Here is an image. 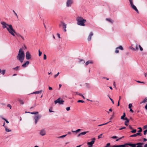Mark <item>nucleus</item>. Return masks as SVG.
Returning a JSON list of instances; mask_svg holds the SVG:
<instances>
[{"label":"nucleus","instance_id":"obj_1","mask_svg":"<svg viewBox=\"0 0 147 147\" xmlns=\"http://www.w3.org/2000/svg\"><path fill=\"white\" fill-rule=\"evenodd\" d=\"M1 24L2 25V27L3 28H6L7 29L10 34L13 36H15V34H16V32L13 29L11 25H9L5 22L3 21L1 22Z\"/></svg>","mask_w":147,"mask_h":147},{"label":"nucleus","instance_id":"obj_2","mask_svg":"<svg viewBox=\"0 0 147 147\" xmlns=\"http://www.w3.org/2000/svg\"><path fill=\"white\" fill-rule=\"evenodd\" d=\"M25 56V54L23 49L22 48L20 49L16 57L17 59L19 60L21 63H22L24 62Z\"/></svg>","mask_w":147,"mask_h":147},{"label":"nucleus","instance_id":"obj_3","mask_svg":"<svg viewBox=\"0 0 147 147\" xmlns=\"http://www.w3.org/2000/svg\"><path fill=\"white\" fill-rule=\"evenodd\" d=\"M76 20L78 25L82 26H84L85 25V23L86 22V20L84 19L82 17H77L76 18Z\"/></svg>","mask_w":147,"mask_h":147},{"label":"nucleus","instance_id":"obj_4","mask_svg":"<svg viewBox=\"0 0 147 147\" xmlns=\"http://www.w3.org/2000/svg\"><path fill=\"white\" fill-rule=\"evenodd\" d=\"M144 144L142 143H138L136 144L125 143L124 144L126 147H128L127 145H129L131 147H142Z\"/></svg>","mask_w":147,"mask_h":147},{"label":"nucleus","instance_id":"obj_5","mask_svg":"<svg viewBox=\"0 0 147 147\" xmlns=\"http://www.w3.org/2000/svg\"><path fill=\"white\" fill-rule=\"evenodd\" d=\"M130 5L131 8L135 10L138 13H139V11L136 7L134 4L133 0H129Z\"/></svg>","mask_w":147,"mask_h":147},{"label":"nucleus","instance_id":"obj_6","mask_svg":"<svg viewBox=\"0 0 147 147\" xmlns=\"http://www.w3.org/2000/svg\"><path fill=\"white\" fill-rule=\"evenodd\" d=\"M41 117V116L39 115H35L34 117V120L35 124H36L37 123L38 120Z\"/></svg>","mask_w":147,"mask_h":147},{"label":"nucleus","instance_id":"obj_7","mask_svg":"<svg viewBox=\"0 0 147 147\" xmlns=\"http://www.w3.org/2000/svg\"><path fill=\"white\" fill-rule=\"evenodd\" d=\"M39 134L42 136H45L46 134V131L45 129H42L39 131Z\"/></svg>","mask_w":147,"mask_h":147},{"label":"nucleus","instance_id":"obj_8","mask_svg":"<svg viewBox=\"0 0 147 147\" xmlns=\"http://www.w3.org/2000/svg\"><path fill=\"white\" fill-rule=\"evenodd\" d=\"M64 102V101L63 100H61V99L60 98H59L57 100L54 101L55 103V104H57V103H59V104H63V103Z\"/></svg>","mask_w":147,"mask_h":147},{"label":"nucleus","instance_id":"obj_9","mask_svg":"<svg viewBox=\"0 0 147 147\" xmlns=\"http://www.w3.org/2000/svg\"><path fill=\"white\" fill-rule=\"evenodd\" d=\"M73 0H67L66 1V7H70L73 3Z\"/></svg>","mask_w":147,"mask_h":147},{"label":"nucleus","instance_id":"obj_10","mask_svg":"<svg viewBox=\"0 0 147 147\" xmlns=\"http://www.w3.org/2000/svg\"><path fill=\"white\" fill-rule=\"evenodd\" d=\"M120 49L121 50H123V48L121 46H120L119 47H117L115 49V53H119V50Z\"/></svg>","mask_w":147,"mask_h":147},{"label":"nucleus","instance_id":"obj_11","mask_svg":"<svg viewBox=\"0 0 147 147\" xmlns=\"http://www.w3.org/2000/svg\"><path fill=\"white\" fill-rule=\"evenodd\" d=\"M26 57L27 59L29 60L31 58V55L28 52H27L26 53Z\"/></svg>","mask_w":147,"mask_h":147},{"label":"nucleus","instance_id":"obj_12","mask_svg":"<svg viewBox=\"0 0 147 147\" xmlns=\"http://www.w3.org/2000/svg\"><path fill=\"white\" fill-rule=\"evenodd\" d=\"M95 139L94 138L92 139V141L89 142H88L87 143V144L88 145L89 147H91L92 145L94 144V141H95Z\"/></svg>","mask_w":147,"mask_h":147},{"label":"nucleus","instance_id":"obj_13","mask_svg":"<svg viewBox=\"0 0 147 147\" xmlns=\"http://www.w3.org/2000/svg\"><path fill=\"white\" fill-rule=\"evenodd\" d=\"M29 62L27 61L24 64L22 65V66L23 68L26 67L29 64Z\"/></svg>","mask_w":147,"mask_h":147},{"label":"nucleus","instance_id":"obj_14","mask_svg":"<svg viewBox=\"0 0 147 147\" xmlns=\"http://www.w3.org/2000/svg\"><path fill=\"white\" fill-rule=\"evenodd\" d=\"M138 136H142L141 134L140 133H137L136 134H134L133 135L130 136V137H136Z\"/></svg>","mask_w":147,"mask_h":147},{"label":"nucleus","instance_id":"obj_15","mask_svg":"<svg viewBox=\"0 0 147 147\" xmlns=\"http://www.w3.org/2000/svg\"><path fill=\"white\" fill-rule=\"evenodd\" d=\"M124 120H126V121L125 122V125L127 126L128 125V124L127 123L129 122V120L128 119L127 117L125 118Z\"/></svg>","mask_w":147,"mask_h":147},{"label":"nucleus","instance_id":"obj_16","mask_svg":"<svg viewBox=\"0 0 147 147\" xmlns=\"http://www.w3.org/2000/svg\"><path fill=\"white\" fill-rule=\"evenodd\" d=\"M146 102H147V97H145L144 99L140 102V104L144 103Z\"/></svg>","mask_w":147,"mask_h":147},{"label":"nucleus","instance_id":"obj_17","mask_svg":"<svg viewBox=\"0 0 147 147\" xmlns=\"http://www.w3.org/2000/svg\"><path fill=\"white\" fill-rule=\"evenodd\" d=\"M93 62L92 61H87L85 63V65L86 66H87L89 64H93Z\"/></svg>","mask_w":147,"mask_h":147},{"label":"nucleus","instance_id":"obj_18","mask_svg":"<svg viewBox=\"0 0 147 147\" xmlns=\"http://www.w3.org/2000/svg\"><path fill=\"white\" fill-rule=\"evenodd\" d=\"M42 92V90H39V91H36L34 92H32V93H31V94H38L41 93Z\"/></svg>","mask_w":147,"mask_h":147},{"label":"nucleus","instance_id":"obj_19","mask_svg":"<svg viewBox=\"0 0 147 147\" xmlns=\"http://www.w3.org/2000/svg\"><path fill=\"white\" fill-rule=\"evenodd\" d=\"M112 147H126L124 144L119 145H113Z\"/></svg>","mask_w":147,"mask_h":147},{"label":"nucleus","instance_id":"obj_20","mask_svg":"<svg viewBox=\"0 0 147 147\" xmlns=\"http://www.w3.org/2000/svg\"><path fill=\"white\" fill-rule=\"evenodd\" d=\"M106 20L108 21L111 23H113V21L110 18H106Z\"/></svg>","mask_w":147,"mask_h":147},{"label":"nucleus","instance_id":"obj_21","mask_svg":"<svg viewBox=\"0 0 147 147\" xmlns=\"http://www.w3.org/2000/svg\"><path fill=\"white\" fill-rule=\"evenodd\" d=\"M66 24L64 23H62V26L63 28V29L66 28Z\"/></svg>","mask_w":147,"mask_h":147},{"label":"nucleus","instance_id":"obj_22","mask_svg":"<svg viewBox=\"0 0 147 147\" xmlns=\"http://www.w3.org/2000/svg\"><path fill=\"white\" fill-rule=\"evenodd\" d=\"M5 131L7 132H9L11 131V130L9 129H8L7 127H5Z\"/></svg>","mask_w":147,"mask_h":147},{"label":"nucleus","instance_id":"obj_23","mask_svg":"<svg viewBox=\"0 0 147 147\" xmlns=\"http://www.w3.org/2000/svg\"><path fill=\"white\" fill-rule=\"evenodd\" d=\"M125 113H123V115L121 117V119L122 120H124L125 117Z\"/></svg>","mask_w":147,"mask_h":147},{"label":"nucleus","instance_id":"obj_24","mask_svg":"<svg viewBox=\"0 0 147 147\" xmlns=\"http://www.w3.org/2000/svg\"><path fill=\"white\" fill-rule=\"evenodd\" d=\"M79 62L81 63L82 64H84L85 63V62L84 61L83 59H80L79 60Z\"/></svg>","mask_w":147,"mask_h":147},{"label":"nucleus","instance_id":"obj_25","mask_svg":"<svg viewBox=\"0 0 147 147\" xmlns=\"http://www.w3.org/2000/svg\"><path fill=\"white\" fill-rule=\"evenodd\" d=\"M81 131V129H77L76 131H72V130L71 131L72 132H73L76 133V132H78L79 131Z\"/></svg>","mask_w":147,"mask_h":147},{"label":"nucleus","instance_id":"obj_26","mask_svg":"<svg viewBox=\"0 0 147 147\" xmlns=\"http://www.w3.org/2000/svg\"><path fill=\"white\" fill-rule=\"evenodd\" d=\"M19 68H20V66H18L16 67H15L13 68V69L15 70H18L19 69Z\"/></svg>","mask_w":147,"mask_h":147},{"label":"nucleus","instance_id":"obj_27","mask_svg":"<svg viewBox=\"0 0 147 147\" xmlns=\"http://www.w3.org/2000/svg\"><path fill=\"white\" fill-rule=\"evenodd\" d=\"M94 34L93 32H90L89 35L88 37H92L93 35Z\"/></svg>","mask_w":147,"mask_h":147},{"label":"nucleus","instance_id":"obj_28","mask_svg":"<svg viewBox=\"0 0 147 147\" xmlns=\"http://www.w3.org/2000/svg\"><path fill=\"white\" fill-rule=\"evenodd\" d=\"M138 129H139V130L138 131V133L141 132L142 131V129L141 127H139L138 128Z\"/></svg>","mask_w":147,"mask_h":147},{"label":"nucleus","instance_id":"obj_29","mask_svg":"<svg viewBox=\"0 0 147 147\" xmlns=\"http://www.w3.org/2000/svg\"><path fill=\"white\" fill-rule=\"evenodd\" d=\"M88 131H86V132H81L80 133V134L81 135H83L86 134V133H88Z\"/></svg>","mask_w":147,"mask_h":147},{"label":"nucleus","instance_id":"obj_30","mask_svg":"<svg viewBox=\"0 0 147 147\" xmlns=\"http://www.w3.org/2000/svg\"><path fill=\"white\" fill-rule=\"evenodd\" d=\"M138 47L140 49L141 51H143V48L141 47V46L140 45H138Z\"/></svg>","mask_w":147,"mask_h":147},{"label":"nucleus","instance_id":"obj_31","mask_svg":"<svg viewBox=\"0 0 147 147\" xmlns=\"http://www.w3.org/2000/svg\"><path fill=\"white\" fill-rule=\"evenodd\" d=\"M19 101L20 102V104H21V105L24 104V102L23 100H19Z\"/></svg>","mask_w":147,"mask_h":147},{"label":"nucleus","instance_id":"obj_32","mask_svg":"<svg viewBox=\"0 0 147 147\" xmlns=\"http://www.w3.org/2000/svg\"><path fill=\"white\" fill-rule=\"evenodd\" d=\"M38 112H31L30 113L32 114H35V115H37L38 113Z\"/></svg>","mask_w":147,"mask_h":147},{"label":"nucleus","instance_id":"obj_33","mask_svg":"<svg viewBox=\"0 0 147 147\" xmlns=\"http://www.w3.org/2000/svg\"><path fill=\"white\" fill-rule=\"evenodd\" d=\"M138 45L137 44H136V48L135 49V51L138 50Z\"/></svg>","mask_w":147,"mask_h":147},{"label":"nucleus","instance_id":"obj_34","mask_svg":"<svg viewBox=\"0 0 147 147\" xmlns=\"http://www.w3.org/2000/svg\"><path fill=\"white\" fill-rule=\"evenodd\" d=\"M5 71H6L5 70H3L2 71H1V72L2 73V74L3 75H4L5 73Z\"/></svg>","mask_w":147,"mask_h":147},{"label":"nucleus","instance_id":"obj_35","mask_svg":"<svg viewBox=\"0 0 147 147\" xmlns=\"http://www.w3.org/2000/svg\"><path fill=\"white\" fill-rule=\"evenodd\" d=\"M132 106V104L131 103L129 104L128 105V108L130 109L131 108Z\"/></svg>","mask_w":147,"mask_h":147},{"label":"nucleus","instance_id":"obj_36","mask_svg":"<svg viewBox=\"0 0 147 147\" xmlns=\"http://www.w3.org/2000/svg\"><path fill=\"white\" fill-rule=\"evenodd\" d=\"M109 123V122H107L106 123H104V124H100V125H98V126H102V125H105L107 124V123Z\"/></svg>","mask_w":147,"mask_h":147},{"label":"nucleus","instance_id":"obj_37","mask_svg":"<svg viewBox=\"0 0 147 147\" xmlns=\"http://www.w3.org/2000/svg\"><path fill=\"white\" fill-rule=\"evenodd\" d=\"M77 102H78L84 103V101L82 100H79Z\"/></svg>","mask_w":147,"mask_h":147},{"label":"nucleus","instance_id":"obj_38","mask_svg":"<svg viewBox=\"0 0 147 147\" xmlns=\"http://www.w3.org/2000/svg\"><path fill=\"white\" fill-rule=\"evenodd\" d=\"M136 131V129H135L133 130H132L131 131V132L132 133H135Z\"/></svg>","mask_w":147,"mask_h":147},{"label":"nucleus","instance_id":"obj_39","mask_svg":"<svg viewBox=\"0 0 147 147\" xmlns=\"http://www.w3.org/2000/svg\"><path fill=\"white\" fill-rule=\"evenodd\" d=\"M59 74V73L58 72L54 76V78H56L58 76Z\"/></svg>","mask_w":147,"mask_h":147},{"label":"nucleus","instance_id":"obj_40","mask_svg":"<svg viewBox=\"0 0 147 147\" xmlns=\"http://www.w3.org/2000/svg\"><path fill=\"white\" fill-rule=\"evenodd\" d=\"M66 135H67V134L63 135V136H59V138H61L64 137H65L66 136Z\"/></svg>","mask_w":147,"mask_h":147},{"label":"nucleus","instance_id":"obj_41","mask_svg":"<svg viewBox=\"0 0 147 147\" xmlns=\"http://www.w3.org/2000/svg\"><path fill=\"white\" fill-rule=\"evenodd\" d=\"M38 53H39V54H38L39 56H40L41 55L42 53V52H40L39 50V51H38Z\"/></svg>","mask_w":147,"mask_h":147},{"label":"nucleus","instance_id":"obj_42","mask_svg":"<svg viewBox=\"0 0 147 147\" xmlns=\"http://www.w3.org/2000/svg\"><path fill=\"white\" fill-rule=\"evenodd\" d=\"M70 108L69 107H67L66 108V110L67 111H69L70 110Z\"/></svg>","mask_w":147,"mask_h":147},{"label":"nucleus","instance_id":"obj_43","mask_svg":"<svg viewBox=\"0 0 147 147\" xmlns=\"http://www.w3.org/2000/svg\"><path fill=\"white\" fill-rule=\"evenodd\" d=\"M0 118L2 119L3 120H4L5 119V118H4L3 116L2 115H0Z\"/></svg>","mask_w":147,"mask_h":147},{"label":"nucleus","instance_id":"obj_44","mask_svg":"<svg viewBox=\"0 0 147 147\" xmlns=\"http://www.w3.org/2000/svg\"><path fill=\"white\" fill-rule=\"evenodd\" d=\"M43 59H47V56H46V55L45 54H44V57H43Z\"/></svg>","mask_w":147,"mask_h":147},{"label":"nucleus","instance_id":"obj_45","mask_svg":"<svg viewBox=\"0 0 147 147\" xmlns=\"http://www.w3.org/2000/svg\"><path fill=\"white\" fill-rule=\"evenodd\" d=\"M109 98L111 100V101H112L113 104H114V102L113 101V99L111 98H110V97H109Z\"/></svg>","mask_w":147,"mask_h":147},{"label":"nucleus","instance_id":"obj_46","mask_svg":"<svg viewBox=\"0 0 147 147\" xmlns=\"http://www.w3.org/2000/svg\"><path fill=\"white\" fill-rule=\"evenodd\" d=\"M117 138V136H112L111 137V138H113V139H115V138Z\"/></svg>","mask_w":147,"mask_h":147},{"label":"nucleus","instance_id":"obj_47","mask_svg":"<svg viewBox=\"0 0 147 147\" xmlns=\"http://www.w3.org/2000/svg\"><path fill=\"white\" fill-rule=\"evenodd\" d=\"M91 40V37H88L87 38V40L88 41H89Z\"/></svg>","mask_w":147,"mask_h":147},{"label":"nucleus","instance_id":"obj_48","mask_svg":"<svg viewBox=\"0 0 147 147\" xmlns=\"http://www.w3.org/2000/svg\"><path fill=\"white\" fill-rule=\"evenodd\" d=\"M137 82H138V83H143V84H144V82H140V81H137Z\"/></svg>","mask_w":147,"mask_h":147},{"label":"nucleus","instance_id":"obj_49","mask_svg":"<svg viewBox=\"0 0 147 147\" xmlns=\"http://www.w3.org/2000/svg\"><path fill=\"white\" fill-rule=\"evenodd\" d=\"M7 107H9V108L10 109H11V106L9 105V104H8L7 105Z\"/></svg>","mask_w":147,"mask_h":147},{"label":"nucleus","instance_id":"obj_50","mask_svg":"<svg viewBox=\"0 0 147 147\" xmlns=\"http://www.w3.org/2000/svg\"><path fill=\"white\" fill-rule=\"evenodd\" d=\"M110 143H107V145H106V147H108V146H110Z\"/></svg>","mask_w":147,"mask_h":147},{"label":"nucleus","instance_id":"obj_51","mask_svg":"<svg viewBox=\"0 0 147 147\" xmlns=\"http://www.w3.org/2000/svg\"><path fill=\"white\" fill-rule=\"evenodd\" d=\"M102 78L103 79H106L107 80H109V79L108 78H106L105 77H102Z\"/></svg>","mask_w":147,"mask_h":147},{"label":"nucleus","instance_id":"obj_52","mask_svg":"<svg viewBox=\"0 0 147 147\" xmlns=\"http://www.w3.org/2000/svg\"><path fill=\"white\" fill-rule=\"evenodd\" d=\"M143 128L144 129H146V128H147V125H146L144 126L143 127Z\"/></svg>","mask_w":147,"mask_h":147},{"label":"nucleus","instance_id":"obj_53","mask_svg":"<svg viewBox=\"0 0 147 147\" xmlns=\"http://www.w3.org/2000/svg\"><path fill=\"white\" fill-rule=\"evenodd\" d=\"M129 128L131 129H133V128L131 127V126L130 125H129Z\"/></svg>","mask_w":147,"mask_h":147},{"label":"nucleus","instance_id":"obj_54","mask_svg":"<svg viewBox=\"0 0 147 147\" xmlns=\"http://www.w3.org/2000/svg\"><path fill=\"white\" fill-rule=\"evenodd\" d=\"M4 120L7 123H9V121L6 119Z\"/></svg>","mask_w":147,"mask_h":147},{"label":"nucleus","instance_id":"obj_55","mask_svg":"<svg viewBox=\"0 0 147 147\" xmlns=\"http://www.w3.org/2000/svg\"><path fill=\"white\" fill-rule=\"evenodd\" d=\"M102 134H101L98 136V138H101V137L102 136Z\"/></svg>","mask_w":147,"mask_h":147},{"label":"nucleus","instance_id":"obj_56","mask_svg":"<svg viewBox=\"0 0 147 147\" xmlns=\"http://www.w3.org/2000/svg\"><path fill=\"white\" fill-rule=\"evenodd\" d=\"M125 128H126V127H122V128H120L119 129L120 130H121L122 129H125Z\"/></svg>","mask_w":147,"mask_h":147},{"label":"nucleus","instance_id":"obj_57","mask_svg":"<svg viewBox=\"0 0 147 147\" xmlns=\"http://www.w3.org/2000/svg\"><path fill=\"white\" fill-rule=\"evenodd\" d=\"M130 111L132 113H133L134 112V111L132 110L131 108L130 109Z\"/></svg>","mask_w":147,"mask_h":147},{"label":"nucleus","instance_id":"obj_58","mask_svg":"<svg viewBox=\"0 0 147 147\" xmlns=\"http://www.w3.org/2000/svg\"><path fill=\"white\" fill-rule=\"evenodd\" d=\"M147 141V139L146 138H144L143 139V141L144 142H145L146 141Z\"/></svg>","mask_w":147,"mask_h":147},{"label":"nucleus","instance_id":"obj_59","mask_svg":"<svg viewBox=\"0 0 147 147\" xmlns=\"http://www.w3.org/2000/svg\"><path fill=\"white\" fill-rule=\"evenodd\" d=\"M49 90H52V88L51 87L49 86Z\"/></svg>","mask_w":147,"mask_h":147},{"label":"nucleus","instance_id":"obj_60","mask_svg":"<svg viewBox=\"0 0 147 147\" xmlns=\"http://www.w3.org/2000/svg\"><path fill=\"white\" fill-rule=\"evenodd\" d=\"M23 48L24 49H26V46H24V47H23Z\"/></svg>","mask_w":147,"mask_h":147},{"label":"nucleus","instance_id":"obj_61","mask_svg":"<svg viewBox=\"0 0 147 147\" xmlns=\"http://www.w3.org/2000/svg\"><path fill=\"white\" fill-rule=\"evenodd\" d=\"M14 14L17 17V18H18V15H17V14L16 12H15V13Z\"/></svg>","mask_w":147,"mask_h":147},{"label":"nucleus","instance_id":"obj_62","mask_svg":"<svg viewBox=\"0 0 147 147\" xmlns=\"http://www.w3.org/2000/svg\"><path fill=\"white\" fill-rule=\"evenodd\" d=\"M131 49L135 51V49L132 47H131Z\"/></svg>","mask_w":147,"mask_h":147},{"label":"nucleus","instance_id":"obj_63","mask_svg":"<svg viewBox=\"0 0 147 147\" xmlns=\"http://www.w3.org/2000/svg\"><path fill=\"white\" fill-rule=\"evenodd\" d=\"M145 108L147 110V104H146V105L145 107Z\"/></svg>","mask_w":147,"mask_h":147},{"label":"nucleus","instance_id":"obj_64","mask_svg":"<svg viewBox=\"0 0 147 147\" xmlns=\"http://www.w3.org/2000/svg\"><path fill=\"white\" fill-rule=\"evenodd\" d=\"M144 147H147V144H146L144 145Z\"/></svg>","mask_w":147,"mask_h":147}]
</instances>
